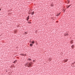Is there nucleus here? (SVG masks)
Instances as JSON below:
<instances>
[{
	"label": "nucleus",
	"mask_w": 75,
	"mask_h": 75,
	"mask_svg": "<svg viewBox=\"0 0 75 75\" xmlns=\"http://www.w3.org/2000/svg\"><path fill=\"white\" fill-rule=\"evenodd\" d=\"M28 60L29 61H31V59L29 58Z\"/></svg>",
	"instance_id": "15"
},
{
	"label": "nucleus",
	"mask_w": 75,
	"mask_h": 75,
	"mask_svg": "<svg viewBox=\"0 0 75 75\" xmlns=\"http://www.w3.org/2000/svg\"><path fill=\"white\" fill-rule=\"evenodd\" d=\"M32 44H34V41L33 40L32 42H31Z\"/></svg>",
	"instance_id": "9"
},
{
	"label": "nucleus",
	"mask_w": 75,
	"mask_h": 75,
	"mask_svg": "<svg viewBox=\"0 0 75 75\" xmlns=\"http://www.w3.org/2000/svg\"><path fill=\"white\" fill-rule=\"evenodd\" d=\"M28 33V32H26L25 33H23V34H24V35H26V34H27Z\"/></svg>",
	"instance_id": "4"
},
{
	"label": "nucleus",
	"mask_w": 75,
	"mask_h": 75,
	"mask_svg": "<svg viewBox=\"0 0 75 75\" xmlns=\"http://www.w3.org/2000/svg\"><path fill=\"white\" fill-rule=\"evenodd\" d=\"M20 55H22V56H25V54H20Z\"/></svg>",
	"instance_id": "2"
},
{
	"label": "nucleus",
	"mask_w": 75,
	"mask_h": 75,
	"mask_svg": "<svg viewBox=\"0 0 75 75\" xmlns=\"http://www.w3.org/2000/svg\"><path fill=\"white\" fill-rule=\"evenodd\" d=\"M28 23H31V22H28Z\"/></svg>",
	"instance_id": "21"
},
{
	"label": "nucleus",
	"mask_w": 75,
	"mask_h": 75,
	"mask_svg": "<svg viewBox=\"0 0 75 75\" xmlns=\"http://www.w3.org/2000/svg\"><path fill=\"white\" fill-rule=\"evenodd\" d=\"M51 6H52V7H53V5H52V4H51Z\"/></svg>",
	"instance_id": "18"
},
{
	"label": "nucleus",
	"mask_w": 75,
	"mask_h": 75,
	"mask_svg": "<svg viewBox=\"0 0 75 75\" xmlns=\"http://www.w3.org/2000/svg\"><path fill=\"white\" fill-rule=\"evenodd\" d=\"M74 45H73L72 46H71V48H72V49H73V47H74Z\"/></svg>",
	"instance_id": "13"
},
{
	"label": "nucleus",
	"mask_w": 75,
	"mask_h": 75,
	"mask_svg": "<svg viewBox=\"0 0 75 75\" xmlns=\"http://www.w3.org/2000/svg\"><path fill=\"white\" fill-rule=\"evenodd\" d=\"M16 62H17V61L16 60L13 62V63H14V64H15Z\"/></svg>",
	"instance_id": "14"
},
{
	"label": "nucleus",
	"mask_w": 75,
	"mask_h": 75,
	"mask_svg": "<svg viewBox=\"0 0 75 75\" xmlns=\"http://www.w3.org/2000/svg\"><path fill=\"white\" fill-rule=\"evenodd\" d=\"M73 41H74V40H71V41L70 43H71V44H72L73 43Z\"/></svg>",
	"instance_id": "7"
},
{
	"label": "nucleus",
	"mask_w": 75,
	"mask_h": 75,
	"mask_svg": "<svg viewBox=\"0 0 75 75\" xmlns=\"http://www.w3.org/2000/svg\"><path fill=\"white\" fill-rule=\"evenodd\" d=\"M33 44H30V47H33Z\"/></svg>",
	"instance_id": "11"
},
{
	"label": "nucleus",
	"mask_w": 75,
	"mask_h": 75,
	"mask_svg": "<svg viewBox=\"0 0 75 75\" xmlns=\"http://www.w3.org/2000/svg\"><path fill=\"white\" fill-rule=\"evenodd\" d=\"M68 61V59H66L65 60H64L63 61L64 62H67V61Z\"/></svg>",
	"instance_id": "5"
},
{
	"label": "nucleus",
	"mask_w": 75,
	"mask_h": 75,
	"mask_svg": "<svg viewBox=\"0 0 75 75\" xmlns=\"http://www.w3.org/2000/svg\"><path fill=\"white\" fill-rule=\"evenodd\" d=\"M29 17H30L29 16H28V17L27 18H26L27 19V21H28V20L30 18Z\"/></svg>",
	"instance_id": "3"
},
{
	"label": "nucleus",
	"mask_w": 75,
	"mask_h": 75,
	"mask_svg": "<svg viewBox=\"0 0 75 75\" xmlns=\"http://www.w3.org/2000/svg\"><path fill=\"white\" fill-rule=\"evenodd\" d=\"M1 9H0V11H1Z\"/></svg>",
	"instance_id": "22"
},
{
	"label": "nucleus",
	"mask_w": 75,
	"mask_h": 75,
	"mask_svg": "<svg viewBox=\"0 0 75 75\" xmlns=\"http://www.w3.org/2000/svg\"><path fill=\"white\" fill-rule=\"evenodd\" d=\"M33 62H35V61L34 60H33Z\"/></svg>",
	"instance_id": "19"
},
{
	"label": "nucleus",
	"mask_w": 75,
	"mask_h": 75,
	"mask_svg": "<svg viewBox=\"0 0 75 75\" xmlns=\"http://www.w3.org/2000/svg\"><path fill=\"white\" fill-rule=\"evenodd\" d=\"M51 59H52L51 58H49V61H51Z\"/></svg>",
	"instance_id": "10"
},
{
	"label": "nucleus",
	"mask_w": 75,
	"mask_h": 75,
	"mask_svg": "<svg viewBox=\"0 0 75 75\" xmlns=\"http://www.w3.org/2000/svg\"><path fill=\"white\" fill-rule=\"evenodd\" d=\"M69 35L68 34L65 33V34H64V36H67V35Z\"/></svg>",
	"instance_id": "6"
},
{
	"label": "nucleus",
	"mask_w": 75,
	"mask_h": 75,
	"mask_svg": "<svg viewBox=\"0 0 75 75\" xmlns=\"http://www.w3.org/2000/svg\"><path fill=\"white\" fill-rule=\"evenodd\" d=\"M67 1H68V2H69V0H68Z\"/></svg>",
	"instance_id": "20"
},
{
	"label": "nucleus",
	"mask_w": 75,
	"mask_h": 75,
	"mask_svg": "<svg viewBox=\"0 0 75 75\" xmlns=\"http://www.w3.org/2000/svg\"><path fill=\"white\" fill-rule=\"evenodd\" d=\"M65 9H63V12H65Z\"/></svg>",
	"instance_id": "17"
},
{
	"label": "nucleus",
	"mask_w": 75,
	"mask_h": 75,
	"mask_svg": "<svg viewBox=\"0 0 75 75\" xmlns=\"http://www.w3.org/2000/svg\"><path fill=\"white\" fill-rule=\"evenodd\" d=\"M70 6H71V5H69V6H68L67 7V8H69V7H70Z\"/></svg>",
	"instance_id": "16"
},
{
	"label": "nucleus",
	"mask_w": 75,
	"mask_h": 75,
	"mask_svg": "<svg viewBox=\"0 0 75 75\" xmlns=\"http://www.w3.org/2000/svg\"><path fill=\"white\" fill-rule=\"evenodd\" d=\"M34 14V12H32V15H33V14Z\"/></svg>",
	"instance_id": "12"
},
{
	"label": "nucleus",
	"mask_w": 75,
	"mask_h": 75,
	"mask_svg": "<svg viewBox=\"0 0 75 75\" xmlns=\"http://www.w3.org/2000/svg\"><path fill=\"white\" fill-rule=\"evenodd\" d=\"M61 13H59L58 14H57L56 15V16H59L60 14Z\"/></svg>",
	"instance_id": "8"
},
{
	"label": "nucleus",
	"mask_w": 75,
	"mask_h": 75,
	"mask_svg": "<svg viewBox=\"0 0 75 75\" xmlns=\"http://www.w3.org/2000/svg\"><path fill=\"white\" fill-rule=\"evenodd\" d=\"M33 64V62H30L29 64L27 63L25 66H27L28 67H32V64Z\"/></svg>",
	"instance_id": "1"
}]
</instances>
